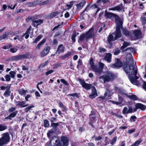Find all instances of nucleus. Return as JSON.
Segmentation results:
<instances>
[{"mask_svg":"<svg viewBox=\"0 0 146 146\" xmlns=\"http://www.w3.org/2000/svg\"><path fill=\"white\" fill-rule=\"evenodd\" d=\"M118 101H113L112 102L113 104H116L117 105H119L122 104L123 101V98L122 97L120 96L119 95H118Z\"/></svg>","mask_w":146,"mask_h":146,"instance_id":"2eb2a0df","label":"nucleus"},{"mask_svg":"<svg viewBox=\"0 0 146 146\" xmlns=\"http://www.w3.org/2000/svg\"><path fill=\"white\" fill-rule=\"evenodd\" d=\"M142 141V139H140L137 141H136L132 144L131 146H138L139 144L141 143Z\"/></svg>","mask_w":146,"mask_h":146,"instance_id":"c9c22d12","label":"nucleus"},{"mask_svg":"<svg viewBox=\"0 0 146 146\" xmlns=\"http://www.w3.org/2000/svg\"><path fill=\"white\" fill-rule=\"evenodd\" d=\"M96 121V119L95 117H90L89 124L91 125L92 127H94V126L93 125V123H95Z\"/></svg>","mask_w":146,"mask_h":146,"instance_id":"b1692460","label":"nucleus"},{"mask_svg":"<svg viewBox=\"0 0 146 146\" xmlns=\"http://www.w3.org/2000/svg\"><path fill=\"white\" fill-rule=\"evenodd\" d=\"M10 75L12 78H14L15 75L16 74V72L15 71H11L9 73Z\"/></svg>","mask_w":146,"mask_h":146,"instance_id":"49530a36","label":"nucleus"},{"mask_svg":"<svg viewBox=\"0 0 146 146\" xmlns=\"http://www.w3.org/2000/svg\"><path fill=\"white\" fill-rule=\"evenodd\" d=\"M31 28H29L26 31V32L23 35V37L25 36V38L26 39H27L29 37V34L30 33V31L31 30Z\"/></svg>","mask_w":146,"mask_h":146,"instance_id":"7c9ffc66","label":"nucleus"},{"mask_svg":"<svg viewBox=\"0 0 146 146\" xmlns=\"http://www.w3.org/2000/svg\"><path fill=\"white\" fill-rule=\"evenodd\" d=\"M16 108L15 107H11L8 110V112H12L7 117L5 118V119H8L9 120H11L12 118L15 117L18 113V111L15 110Z\"/></svg>","mask_w":146,"mask_h":146,"instance_id":"423d86ee","label":"nucleus"},{"mask_svg":"<svg viewBox=\"0 0 146 146\" xmlns=\"http://www.w3.org/2000/svg\"><path fill=\"white\" fill-rule=\"evenodd\" d=\"M8 35L9 33H8L7 32H6L4 33L2 36H0V38L1 40L5 39L6 38H7Z\"/></svg>","mask_w":146,"mask_h":146,"instance_id":"473e14b6","label":"nucleus"},{"mask_svg":"<svg viewBox=\"0 0 146 146\" xmlns=\"http://www.w3.org/2000/svg\"><path fill=\"white\" fill-rule=\"evenodd\" d=\"M106 1L104 0H98L96 4L98 7H103L105 6V4L106 3Z\"/></svg>","mask_w":146,"mask_h":146,"instance_id":"aec40b11","label":"nucleus"},{"mask_svg":"<svg viewBox=\"0 0 146 146\" xmlns=\"http://www.w3.org/2000/svg\"><path fill=\"white\" fill-rule=\"evenodd\" d=\"M30 54L28 53H26L25 54L19 55V60L22 59L28 58H29Z\"/></svg>","mask_w":146,"mask_h":146,"instance_id":"5701e85b","label":"nucleus"},{"mask_svg":"<svg viewBox=\"0 0 146 146\" xmlns=\"http://www.w3.org/2000/svg\"><path fill=\"white\" fill-rule=\"evenodd\" d=\"M127 97L131 100H136L138 99L137 96L133 94L131 95H128Z\"/></svg>","mask_w":146,"mask_h":146,"instance_id":"4c0bfd02","label":"nucleus"},{"mask_svg":"<svg viewBox=\"0 0 146 146\" xmlns=\"http://www.w3.org/2000/svg\"><path fill=\"white\" fill-rule=\"evenodd\" d=\"M11 92L10 90V89H7L4 93L3 95L6 97H7L10 95Z\"/></svg>","mask_w":146,"mask_h":146,"instance_id":"ea45409f","label":"nucleus"},{"mask_svg":"<svg viewBox=\"0 0 146 146\" xmlns=\"http://www.w3.org/2000/svg\"><path fill=\"white\" fill-rule=\"evenodd\" d=\"M105 97H98L96 99L98 103H101L103 102V101L105 99Z\"/></svg>","mask_w":146,"mask_h":146,"instance_id":"603ef678","label":"nucleus"},{"mask_svg":"<svg viewBox=\"0 0 146 146\" xmlns=\"http://www.w3.org/2000/svg\"><path fill=\"white\" fill-rule=\"evenodd\" d=\"M59 123H61V122H59L57 123H51V126L56 130V129L57 126L59 125Z\"/></svg>","mask_w":146,"mask_h":146,"instance_id":"58836bf2","label":"nucleus"},{"mask_svg":"<svg viewBox=\"0 0 146 146\" xmlns=\"http://www.w3.org/2000/svg\"><path fill=\"white\" fill-rule=\"evenodd\" d=\"M130 43L129 42H124L123 45L121 47V48H124L127 47V46L129 45H130Z\"/></svg>","mask_w":146,"mask_h":146,"instance_id":"09e8293b","label":"nucleus"},{"mask_svg":"<svg viewBox=\"0 0 146 146\" xmlns=\"http://www.w3.org/2000/svg\"><path fill=\"white\" fill-rule=\"evenodd\" d=\"M117 139V137L116 136L114 137L111 141L110 143L111 145H113L116 142Z\"/></svg>","mask_w":146,"mask_h":146,"instance_id":"5fc2aeb1","label":"nucleus"},{"mask_svg":"<svg viewBox=\"0 0 146 146\" xmlns=\"http://www.w3.org/2000/svg\"><path fill=\"white\" fill-rule=\"evenodd\" d=\"M83 88L86 90H89L91 88L92 86L90 84L86 83L85 81L82 79L79 78L78 80Z\"/></svg>","mask_w":146,"mask_h":146,"instance_id":"6e6552de","label":"nucleus"},{"mask_svg":"<svg viewBox=\"0 0 146 146\" xmlns=\"http://www.w3.org/2000/svg\"><path fill=\"white\" fill-rule=\"evenodd\" d=\"M4 77L5 79V81L6 82H9L10 81L11 78L10 75L9 74H6L5 76Z\"/></svg>","mask_w":146,"mask_h":146,"instance_id":"3c124183","label":"nucleus"},{"mask_svg":"<svg viewBox=\"0 0 146 146\" xmlns=\"http://www.w3.org/2000/svg\"><path fill=\"white\" fill-rule=\"evenodd\" d=\"M126 60L128 64H130L129 65H124V69L126 74L130 75H133L135 78L133 77L129 76V79L130 82L133 84L138 86L140 83L137 80L139 78V77L137 76V70L136 68L133 66L132 64L133 63V59L132 55L131 54H128L126 56Z\"/></svg>","mask_w":146,"mask_h":146,"instance_id":"f257e3e1","label":"nucleus"},{"mask_svg":"<svg viewBox=\"0 0 146 146\" xmlns=\"http://www.w3.org/2000/svg\"><path fill=\"white\" fill-rule=\"evenodd\" d=\"M133 34L134 35L135 38L139 39L141 37V32L139 30L134 31Z\"/></svg>","mask_w":146,"mask_h":146,"instance_id":"a211bd4d","label":"nucleus"},{"mask_svg":"<svg viewBox=\"0 0 146 146\" xmlns=\"http://www.w3.org/2000/svg\"><path fill=\"white\" fill-rule=\"evenodd\" d=\"M127 108L126 107H124L122 113L123 114H128Z\"/></svg>","mask_w":146,"mask_h":146,"instance_id":"680f3d73","label":"nucleus"},{"mask_svg":"<svg viewBox=\"0 0 146 146\" xmlns=\"http://www.w3.org/2000/svg\"><path fill=\"white\" fill-rule=\"evenodd\" d=\"M137 118L135 116L133 115L131 116L130 118V120L131 122H134L135 121Z\"/></svg>","mask_w":146,"mask_h":146,"instance_id":"0e129e2a","label":"nucleus"},{"mask_svg":"<svg viewBox=\"0 0 146 146\" xmlns=\"http://www.w3.org/2000/svg\"><path fill=\"white\" fill-rule=\"evenodd\" d=\"M67 96H72V97L71 98V99H74L75 97H76L77 98H78L79 97L78 94L77 93H75L71 94H69L67 95Z\"/></svg>","mask_w":146,"mask_h":146,"instance_id":"e433bc0d","label":"nucleus"},{"mask_svg":"<svg viewBox=\"0 0 146 146\" xmlns=\"http://www.w3.org/2000/svg\"><path fill=\"white\" fill-rule=\"evenodd\" d=\"M75 2L74 1H72L68 3L66 5L67 8L66 10H69L73 6L74 3Z\"/></svg>","mask_w":146,"mask_h":146,"instance_id":"a878e982","label":"nucleus"},{"mask_svg":"<svg viewBox=\"0 0 146 146\" xmlns=\"http://www.w3.org/2000/svg\"><path fill=\"white\" fill-rule=\"evenodd\" d=\"M145 15L141 17L140 18L141 21L143 25L146 24V16L145 14Z\"/></svg>","mask_w":146,"mask_h":146,"instance_id":"c756f323","label":"nucleus"},{"mask_svg":"<svg viewBox=\"0 0 146 146\" xmlns=\"http://www.w3.org/2000/svg\"><path fill=\"white\" fill-rule=\"evenodd\" d=\"M18 47L17 46H16V48L13 47L11 48L10 49V52L12 53H15L18 50Z\"/></svg>","mask_w":146,"mask_h":146,"instance_id":"79ce46f5","label":"nucleus"},{"mask_svg":"<svg viewBox=\"0 0 146 146\" xmlns=\"http://www.w3.org/2000/svg\"><path fill=\"white\" fill-rule=\"evenodd\" d=\"M58 104L59 106L63 109V111H65L66 110V106H64L62 102H59Z\"/></svg>","mask_w":146,"mask_h":146,"instance_id":"a18cd8bd","label":"nucleus"},{"mask_svg":"<svg viewBox=\"0 0 146 146\" xmlns=\"http://www.w3.org/2000/svg\"><path fill=\"white\" fill-rule=\"evenodd\" d=\"M10 139L9 135L8 133L3 134L2 137L0 138V146H2L9 142Z\"/></svg>","mask_w":146,"mask_h":146,"instance_id":"39448f33","label":"nucleus"},{"mask_svg":"<svg viewBox=\"0 0 146 146\" xmlns=\"http://www.w3.org/2000/svg\"><path fill=\"white\" fill-rule=\"evenodd\" d=\"M64 146H68V145L69 140L67 137L64 136L61 137V141Z\"/></svg>","mask_w":146,"mask_h":146,"instance_id":"9d476101","label":"nucleus"},{"mask_svg":"<svg viewBox=\"0 0 146 146\" xmlns=\"http://www.w3.org/2000/svg\"><path fill=\"white\" fill-rule=\"evenodd\" d=\"M111 54L110 53H106L104 58L108 62H110L111 61Z\"/></svg>","mask_w":146,"mask_h":146,"instance_id":"412c9836","label":"nucleus"},{"mask_svg":"<svg viewBox=\"0 0 146 146\" xmlns=\"http://www.w3.org/2000/svg\"><path fill=\"white\" fill-rule=\"evenodd\" d=\"M58 13L59 12L58 11L50 13L47 16V18L49 19H51L58 15Z\"/></svg>","mask_w":146,"mask_h":146,"instance_id":"bb28decb","label":"nucleus"},{"mask_svg":"<svg viewBox=\"0 0 146 146\" xmlns=\"http://www.w3.org/2000/svg\"><path fill=\"white\" fill-rule=\"evenodd\" d=\"M104 64L103 63L100 62L99 63V66L98 67L102 71V70L104 68Z\"/></svg>","mask_w":146,"mask_h":146,"instance_id":"338daca9","label":"nucleus"},{"mask_svg":"<svg viewBox=\"0 0 146 146\" xmlns=\"http://www.w3.org/2000/svg\"><path fill=\"white\" fill-rule=\"evenodd\" d=\"M50 48V47L49 46L46 47L41 53V56L44 57L47 55L49 53Z\"/></svg>","mask_w":146,"mask_h":146,"instance_id":"9b49d317","label":"nucleus"},{"mask_svg":"<svg viewBox=\"0 0 146 146\" xmlns=\"http://www.w3.org/2000/svg\"><path fill=\"white\" fill-rule=\"evenodd\" d=\"M109 10L117 11H118L120 10V7L119 6H117L109 8Z\"/></svg>","mask_w":146,"mask_h":146,"instance_id":"a19ab883","label":"nucleus"},{"mask_svg":"<svg viewBox=\"0 0 146 146\" xmlns=\"http://www.w3.org/2000/svg\"><path fill=\"white\" fill-rule=\"evenodd\" d=\"M89 63L90 65L91 68L92 69L93 67V66H95L94 65V63L93 62V60L92 58L90 59Z\"/></svg>","mask_w":146,"mask_h":146,"instance_id":"052dcab7","label":"nucleus"},{"mask_svg":"<svg viewBox=\"0 0 146 146\" xmlns=\"http://www.w3.org/2000/svg\"><path fill=\"white\" fill-rule=\"evenodd\" d=\"M7 126L5 125H0V131H3L7 129Z\"/></svg>","mask_w":146,"mask_h":146,"instance_id":"8fccbe9b","label":"nucleus"},{"mask_svg":"<svg viewBox=\"0 0 146 146\" xmlns=\"http://www.w3.org/2000/svg\"><path fill=\"white\" fill-rule=\"evenodd\" d=\"M104 16L111 20L115 18L116 25L122 22L120 18L118 15L114 13L108 12L106 10L105 11Z\"/></svg>","mask_w":146,"mask_h":146,"instance_id":"20e7f679","label":"nucleus"},{"mask_svg":"<svg viewBox=\"0 0 146 146\" xmlns=\"http://www.w3.org/2000/svg\"><path fill=\"white\" fill-rule=\"evenodd\" d=\"M42 36L41 35H40L38 36L35 40L33 42V43H37L42 38Z\"/></svg>","mask_w":146,"mask_h":146,"instance_id":"de8ad7c7","label":"nucleus"},{"mask_svg":"<svg viewBox=\"0 0 146 146\" xmlns=\"http://www.w3.org/2000/svg\"><path fill=\"white\" fill-rule=\"evenodd\" d=\"M44 126L45 127H48L49 126V123L47 120H44Z\"/></svg>","mask_w":146,"mask_h":146,"instance_id":"864d4df0","label":"nucleus"},{"mask_svg":"<svg viewBox=\"0 0 146 146\" xmlns=\"http://www.w3.org/2000/svg\"><path fill=\"white\" fill-rule=\"evenodd\" d=\"M92 93L93 94H95L96 95H97V91L96 89L94 86H93L92 87Z\"/></svg>","mask_w":146,"mask_h":146,"instance_id":"6e6d98bb","label":"nucleus"},{"mask_svg":"<svg viewBox=\"0 0 146 146\" xmlns=\"http://www.w3.org/2000/svg\"><path fill=\"white\" fill-rule=\"evenodd\" d=\"M46 39L44 38L41 42H40L37 45L36 48L38 49H40V48L42 46L43 44L46 42Z\"/></svg>","mask_w":146,"mask_h":146,"instance_id":"c85d7f7f","label":"nucleus"},{"mask_svg":"<svg viewBox=\"0 0 146 146\" xmlns=\"http://www.w3.org/2000/svg\"><path fill=\"white\" fill-rule=\"evenodd\" d=\"M53 146H64V145L59 140L57 139L55 141V143Z\"/></svg>","mask_w":146,"mask_h":146,"instance_id":"72a5a7b5","label":"nucleus"},{"mask_svg":"<svg viewBox=\"0 0 146 146\" xmlns=\"http://www.w3.org/2000/svg\"><path fill=\"white\" fill-rule=\"evenodd\" d=\"M113 65L115 67L119 68L122 66L123 63L119 59H117Z\"/></svg>","mask_w":146,"mask_h":146,"instance_id":"6ab92c4d","label":"nucleus"},{"mask_svg":"<svg viewBox=\"0 0 146 146\" xmlns=\"http://www.w3.org/2000/svg\"><path fill=\"white\" fill-rule=\"evenodd\" d=\"M39 15H34L32 17H31V20L33 21V22L34 21H35L36 20L39 18Z\"/></svg>","mask_w":146,"mask_h":146,"instance_id":"13d9d810","label":"nucleus"},{"mask_svg":"<svg viewBox=\"0 0 146 146\" xmlns=\"http://www.w3.org/2000/svg\"><path fill=\"white\" fill-rule=\"evenodd\" d=\"M122 27V23L121 22L116 25V30L114 34H115V39L120 37L121 36V33L120 29Z\"/></svg>","mask_w":146,"mask_h":146,"instance_id":"0eeeda50","label":"nucleus"},{"mask_svg":"<svg viewBox=\"0 0 146 146\" xmlns=\"http://www.w3.org/2000/svg\"><path fill=\"white\" fill-rule=\"evenodd\" d=\"M43 20L40 19H38L33 22L32 25L34 27H38V25L43 23Z\"/></svg>","mask_w":146,"mask_h":146,"instance_id":"f8f14e48","label":"nucleus"},{"mask_svg":"<svg viewBox=\"0 0 146 146\" xmlns=\"http://www.w3.org/2000/svg\"><path fill=\"white\" fill-rule=\"evenodd\" d=\"M92 68L93 71L95 72L96 74H100L101 73L102 71L98 66L95 65Z\"/></svg>","mask_w":146,"mask_h":146,"instance_id":"dca6fc26","label":"nucleus"},{"mask_svg":"<svg viewBox=\"0 0 146 146\" xmlns=\"http://www.w3.org/2000/svg\"><path fill=\"white\" fill-rule=\"evenodd\" d=\"M135 107L142 110H144L146 108L144 105L141 103H137L135 105Z\"/></svg>","mask_w":146,"mask_h":146,"instance_id":"393cba45","label":"nucleus"},{"mask_svg":"<svg viewBox=\"0 0 146 146\" xmlns=\"http://www.w3.org/2000/svg\"><path fill=\"white\" fill-rule=\"evenodd\" d=\"M65 48L62 44L59 45L58 46L57 50L55 53L56 54H59L61 52H63L64 51Z\"/></svg>","mask_w":146,"mask_h":146,"instance_id":"ddd939ff","label":"nucleus"},{"mask_svg":"<svg viewBox=\"0 0 146 146\" xmlns=\"http://www.w3.org/2000/svg\"><path fill=\"white\" fill-rule=\"evenodd\" d=\"M11 85V84H9L7 86H2L1 88V90H4L6 89V90L10 89V88Z\"/></svg>","mask_w":146,"mask_h":146,"instance_id":"4d7b16f0","label":"nucleus"},{"mask_svg":"<svg viewBox=\"0 0 146 146\" xmlns=\"http://www.w3.org/2000/svg\"><path fill=\"white\" fill-rule=\"evenodd\" d=\"M125 51H128L129 52H131L132 53H135L136 52L135 49L133 48H129L126 49Z\"/></svg>","mask_w":146,"mask_h":146,"instance_id":"37998d69","label":"nucleus"},{"mask_svg":"<svg viewBox=\"0 0 146 146\" xmlns=\"http://www.w3.org/2000/svg\"><path fill=\"white\" fill-rule=\"evenodd\" d=\"M120 50L117 48H116L113 50L114 54L115 55H117L120 53Z\"/></svg>","mask_w":146,"mask_h":146,"instance_id":"bf43d9fd","label":"nucleus"},{"mask_svg":"<svg viewBox=\"0 0 146 146\" xmlns=\"http://www.w3.org/2000/svg\"><path fill=\"white\" fill-rule=\"evenodd\" d=\"M19 55L15 56H13L11 57V58L9 59V61H16V60H19Z\"/></svg>","mask_w":146,"mask_h":146,"instance_id":"f704fd0d","label":"nucleus"},{"mask_svg":"<svg viewBox=\"0 0 146 146\" xmlns=\"http://www.w3.org/2000/svg\"><path fill=\"white\" fill-rule=\"evenodd\" d=\"M12 47V46L11 44H9L6 46H3V48L5 49H9L11 48V47Z\"/></svg>","mask_w":146,"mask_h":146,"instance_id":"e2e57ef3","label":"nucleus"},{"mask_svg":"<svg viewBox=\"0 0 146 146\" xmlns=\"http://www.w3.org/2000/svg\"><path fill=\"white\" fill-rule=\"evenodd\" d=\"M113 34H114V33L109 35L108 38V42L109 45H110L111 46L112 45L111 42L116 40L115 39V38H114V37L112 35Z\"/></svg>","mask_w":146,"mask_h":146,"instance_id":"4468645a","label":"nucleus"},{"mask_svg":"<svg viewBox=\"0 0 146 146\" xmlns=\"http://www.w3.org/2000/svg\"><path fill=\"white\" fill-rule=\"evenodd\" d=\"M115 90L117 94H119L121 95H126V91L122 88L115 87Z\"/></svg>","mask_w":146,"mask_h":146,"instance_id":"1a4fd4ad","label":"nucleus"},{"mask_svg":"<svg viewBox=\"0 0 146 146\" xmlns=\"http://www.w3.org/2000/svg\"><path fill=\"white\" fill-rule=\"evenodd\" d=\"M73 54L72 52H68L67 53L65 54L64 55L62 56L61 57V58L63 60H64L68 58L70 56L73 55Z\"/></svg>","mask_w":146,"mask_h":146,"instance_id":"4be33fe9","label":"nucleus"},{"mask_svg":"<svg viewBox=\"0 0 146 146\" xmlns=\"http://www.w3.org/2000/svg\"><path fill=\"white\" fill-rule=\"evenodd\" d=\"M122 30L123 33L125 36L128 37H131V33L129 32L127 29L124 28L123 27L121 28Z\"/></svg>","mask_w":146,"mask_h":146,"instance_id":"f3484780","label":"nucleus"},{"mask_svg":"<svg viewBox=\"0 0 146 146\" xmlns=\"http://www.w3.org/2000/svg\"><path fill=\"white\" fill-rule=\"evenodd\" d=\"M34 106H29L26 108L24 110L25 112L26 113H27L31 109L33 108H34Z\"/></svg>","mask_w":146,"mask_h":146,"instance_id":"c03bdc74","label":"nucleus"},{"mask_svg":"<svg viewBox=\"0 0 146 146\" xmlns=\"http://www.w3.org/2000/svg\"><path fill=\"white\" fill-rule=\"evenodd\" d=\"M110 91L108 90H107L104 94V97H105V98L107 96L109 97L110 95Z\"/></svg>","mask_w":146,"mask_h":146,"instance_id":"69168bd1","label":"nucleus"},{"mask_svg":"<svg viewBox=\"0 0 146 146\" xmlns=\"http://www.w3.org/2000/svg\"><path fill=\"white\" fill-rule=\"evenodd\" d=\"M54 132V131L52 130L50 131L48 133H47V136L48 137H50L51 136V134H52Z\"/></svg>","mask_w":146,"mask_h":146,"instance_id":"774afa93","label":"nucleus"},{"mask_svg":"<svg viewBox=\"0 0 146 146\" xmlns=\"http://www.w3.org/2000/svg\"><path fill=\"white\" fill-rule=\"evenodd\" d=\"M95 36V35L94 32V29L92 28L85 33H83L81 35L79 38L78 42L79 43L82 42L84 39L87 41L90 38H91Z\"/></svg>","mask_w":146,"mask_h":146,"instance_id":"f03ea898","label":"nucleus"},{"mask_svg":"<svg viewBox=\"0 0 146 146\" xmlns=\"http://www.w3.org/2000/svg\"><path fill=\"white\" fill-rule=\"evenodd\" d=\"M86 2L84 1H83L80 3L79 4L76 5V7L78 9H81L86 4Z\"/></svg>","mask_w":146,"mask_h":146,"instance_id":"cd10ccee","label":"nucleus"},{"mask_svg":"<svg viewBox=\"0 0 146 146\" xmlns=\"http://www.w3.org/2000/svg\"><path fill=\"white\" fill-rule=\"evenodd\" d=\"M115 78V76L112 72L108 71L104 75L100 77V79H102L104 82L113 81Z\"/></svg>","mask_w":146,"mask_h":146,"instance_id":"7ed1b4c3","label":"nucleus"},{"mask_svg":"<svg viewBox=\"0 0 146 146\" xmlns=\"http://www.w3.org/2000/svg\"><path fill=\"white\" fill-rule=\"evenodd\" d=\"M17 103H18L17 106L20 107L21 108L23 107L24 105L26 103V101H18Z\"/></svg>","mask_w":146,"mask_h":146,"instance_id":"2f4dec72","label":"nucleus"}]
</instances>
